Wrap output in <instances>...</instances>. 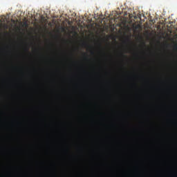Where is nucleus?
Segmentation results:
<instances>
[{
    "label": "nucleus",
    "instance_id": "nucleus-1",
    "mask_svg": "<svg viewBox=\"0 0 177 177\" xmlns=\"http://www.w3.org/2000/svg\"><path fill=\"white\" fill-rule=\"evenodd\" d=\"M9 48L10 50L9 51V53L12 54L13 53V50L15 49V44H12L10 46H9Z\"/></svg>",
    "mask_w": 177,
    "mask_h": 177
},
{
    "label": "nucleus",
    "instance_id": "nucleus-2",
    "mask_svg": "<svg viewBox=\"0 0 177 177\" xmlns=\"http://www.w3.org/2000/svg\"><path fill=\"white\" fill-rule=\"evenodd\" d=\"M174 49L175 50H177V44H175V46H174Z\"/></svg>",
    "mask_w": 177,
    "mask_h": 177
},
{
    "label": "nucleus",
    "instance_id": "nucleus-3",
    "mask_svg": "<svg viewBox=\"0 0 177 177\" xmlns=\"http://www.w3.org/2000/svg\"><path fill=\"white\" fill-rule=\"evenodd\" d=\"M140 27V25H137V26L136 27V28H139Z\"/></svg>",
    "mask_w": 177,
    "mask_h": 177
},
{
    "label": "nucleus",
    "instance_id": "nucleus-4",
    "mask_svg": "<svg viewBox=\"0 0 177 177\" xmlns=\"http://www.w3.org/2000/svg\"><path fill=\"white\" fill-rule=\"evenodd\" d=\"M91 55H94L95 52H93V50H91Z\"/></svg>",
    "mask_w": 177,
    "mask_h": 177
},
{
    "label": "nucleus",
    "instance_id": "nucleus-5",
    "mask_svg": "<svg viewBox=\"0 0 177 177\" xmlns=\"http://www.w3.org/2000/svg\"><path fill=\"white\" fill-rule=\"evenodd\" d=\"M34 50H35V51H37V47L35 48Z\"/></svg>",
    "mask_w": 177,
    "mask_h": 177
},
{
    "label": "nucleus",
    "instance_id": "nucleus-6",
    "mask_svg": "<svg viewBox=\"0 0 177 177\" xmlns=\"http://www.w3.org/2000/svg\"><path fill=\"white\" fill-rule=\"evenodd\" d=\"M121 55H122V56H125L123 53H121Z\"/></svg>",
    "mask_w": 177,
    "mask_h": 177
},
{
    "label": "nucleus",
    "instance_id": "nucleus-7",
    "mask_svg": "<svg viewBox=\"0 0 177 177\" xmlns=\"http://www.w3.org/2000/svg\"><path fill=\"white\" fill-rule=\"evenodd\" d=\"M84 55H86V53L84 54Z\"/></svg>",
    "mask_w": 177,
    "mask_h": 177
}]
</instances>
